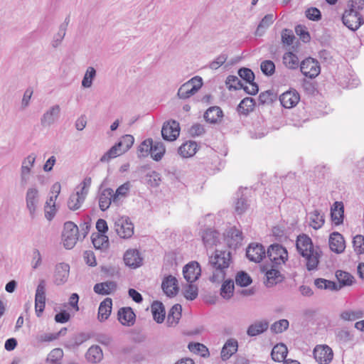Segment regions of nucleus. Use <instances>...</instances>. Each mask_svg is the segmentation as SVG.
I'll return each mask as SVG.
<instances>
[{
    "label": "nucleus",
    "mask_w": 364,
    "mask_h": 364,
    "mask_svg": "<svg viewBox=\"0 0 364 364\" xmlns=\"http://www.w3.org/2000/svg\"><path fill=\"white\" fill-rule=\"evenodd\" d=\"M296 247L299 253L306 260V269L309 271L316 269L319 263L321 251L318 247H314L311 237L305 234L299 235Z\"/></svg>",
    "instance_id": "obj_1"
},
{
    "label": "nucleus",
    "mask_w": 364,
    "mask_h": 364,
    "mask_svg": "<svg viewBox=\"0 0 364 364\" xmlns=\"http://www.w3.org/2000/svg\"><path fill=\"white\" fill-rule=\"evenodd\" d=\"M230 262V252L216 250L215 255L211 256L209 259V264L213 268V275L210 280L212 282L223 281L226 275V269L229 267Z\"/></svg>",
    "instance_id": "obj_2"
},
{
    "label": "nucleus",
    "mask_w": 364,
    "mask_h": 364,
    "mask_svg": "<svg viewBox=\"0 0 364 364\" xmlns=\"http://www.w3.org/2000/svg\"><path fill=\"white\" fill-rule=\"evenodd\" d=\"M357 0L351 1V8L346 10L342 16L343 23L351 31H357L364 23V19L355 4Z\"/></svg>",
    "instance_id": "obj_3"
},
{
    "label": "nucleus",
    "mask_w": 364,
    "mask_h": 364,
    "mask_svg": "<svg viewBox=\"0 0 364 364\" xmlns=\"http://www.w3.org/2000/svg\"><path fill=\"white\" fill-rule=\"evenodd\" d=\"M202 85V78L199 76H195L179 87L177 95L180 99L186 100L194 95Z\"/></svg>",
    "instance_id": "obj_4"
},
{
    "label": "nucleus",
    "mask_w": 364,
    "mask_h": 364,
    "mask_svg": "<svg viewBox=\"0 0 364 364\" xmlns=\"http://www.w3.org/2000/svg\"><path fill=\"white\" fill-rule=\"evenodd\" d=\"M79 236V230L77 226L71 221H68L64 224L63 232V245L66 249H72L76 244Z\"/></svg>",
    "instance_id": "obj_5"
},
{
    "label": "nucleus",
    "mask_w": 364,
    "mask_h": 364,
    "mask_svg": "<svg viewBox=\"0 0 364 364\" xmlns=\"http://www.w3.org/2000/svg\"><path fill=\"white\" fill-rule=\"evenodd\" d=\"M114 230L121 238H130L134 234V225L129 217H119L114 221Z\"/></svg>",
    "instance_id": "obj_6"
},
{
    "label": "nucleus",
    "mask_w": 364,
    "mask_h": 364,
    "mask_svg": "<svg viewBox=\"0 0 364 364\" xmlns=\"http://www.w3.org/2000/svg\"><path fill=\"white\" fill-rule=\"evenodd\" d=\"M267 257L275 265L284 264L288 259V252L285 247L279 244L269 246L267 252Z\"/></svg>",
    "instance_id": "obj_7"
},
{
    "label": "nucleus",
    "mask_w": 364,
    "mask_h": 364,
    "mask_svg": "<svg viewBox=\"0 0 364 364\" xmlns=\"http://www.w3.org/2000/svg\"><path fill=\"white\" fill-rule=\"evenodd\" d=\"M40 201L39 191L36 186H30L26 193V208L29 212L31 218L36 216V211Z\"/></svg>",
    "instance_id": "obj_8"
},
{
    "label": "nucleus",
    "mask_w": 364,
    "mask_h": 364,
    "mask_svg": "<svg viewBox=\"0 0 364 364\" xmlns=\"http://www.w3.org/2000/svg\"><path fill=\"white\" fill-rule=\"evenodd\" d=\"M300 70L304 76L313 79L319 75L321 68L317 60L312 58H307L301 61Z\"/></svg>",
    "instance_id": "obj_9"
},
{
    "label": "nucleus",
    "mask_w": 364,
    "mask_h": 364,
    "mask_svg": "<svg viewBox=\"0 0 364 364\" xmlns=\"http://www.w3.org/2000/svg\"><path fill=\"white\" fill-rule=\"evenodd\" d=\"M180 134L179 123L175 120L165 122L161 129V135L164 139L169 141H174Z\"/></svg>",
    "instance_id": "obj_10"
},
{
    "label": "nucleus",
    "mask_w": 364,
    "mask_h": 364,
    "mask_svg": "<svg viewBox=\"0 0 364 364\" xmlns=\"http://www.w3.org/2000/svg\"><path fill=\"white\" fill-rule=\"evenodd\" d=\"M201 274L200 266L198 262L192 261L186 264L183 268V274L184 279L188 283H193L196 281Z\"/></svg>",
    "instance_id": "obj_11"
},
{
    "label": "nucleus",
    "mask_w": 364,
    "mask_h": 364,
    "mask_svg": "<svg viewBox=\"0 0 364 364\" xmlns=\"http://www.w3.org/2000/svg\"><path fill=\"white\" fill-rule=\"evenodd\" d=\"M315 360L320 364H328L333 359V351L328 346H317L314 350Z\"/></svg>",
    "instance_id": "obj_12"
},
{
    "label": "nucleus",
    "mask_w": 364,
    "mask_h": 364,
    "mask_svg": "<svg viewBox=\"0 0 364 364\" xmlns=\"http://www.w3.org/2000/svg\"><path fill=\"white\" fill-rule=\"evenodd\" d=\"M60 107L58 105L50 107L44 112L41 118V124L43 127H50L60 117Z\"/></svg>",
    "instance_id": "obj_13"
},
{
    "label": "nucleus",
    "mask_w": 364,
    "mask_h": 364,
    "mask_svg": "<svg viewBox=\"0 0 364 364\" xmlns=\"http://www.w3.org/2000/svg\"><path fill=\"white\" fill-rule=\"evenodd\" d=\"M265 255V249L261 244L252 243L246 250V256L252 262H259Z\"/></svg>",
    "instance_id": "obj_14"
},
{
    "label": "nucleus",
    "mask_w": 364,
    "mask_h": 364,
    "mask_svg": "<svg viewBox=\"0 0 364 364\" xmlns=\"http://www.w3.org/2000/svg\"><path fill=\"white\" fill-rule=\"evenodd\" d=\"M225 240L230 248L236 249L242 244V232L235 227H231L227 231Z\"/></svg>",
    "instance_id": "obj_15"
},
{
    "label": "nucleus",
    "mask_w": 364,
    "mask_h": 364,
    "mask_svg": "<svg viewBox=\"0 0 364 364\" xmlns=\"http://www.w3.org/2000/svg\"><path fill=\"white\" fill-rule=\"evenodd\" d=\"M331 250L336 254H341L346 249V242L343 236L338 232H332L328 239Z\"/></svg>",
    "instance_id": "obj_16"
},
{
    "label": "nucleus",
    "mask_w": 364,
    "mask_h": 364,
    "mask_svg": "<svg viewBox=\"0 0 364 364\" xmlns=\"http://www.w3.org/2000/svg\"><path fill=\"white\" fill-rule=\"evenodd\" d=\"M300 100L299 92L294 90L284 92L279 97L282 105L285 108H292L295 107Z\"/></svg>",
    "instance_id": "obj_17"
},
{
    "label": "nucleus",
    "mask_w": 364,
    "mask_h": 364,
    "mask_svg": "<svg viewBox=\"0 0 364 364\" xmlns=\"http://www.w3.org/2000/svg\"><path fill=\"white\" fill-rule=\"evenodd\" d=\"M161 287L166 296L173 297L178 291V280L171 275L166 277L162 281Z\"/></svg>",
    "instance_id": "obj_18"
},
{
    "label": "nucleus",
    "mask_w": 364,
    "mask_h": 364,
    "mask_svg": "<svg viewBox=\"0 0 364 364\" xmlns=\"http://www.w3.org/2000/svg\"><path fill=\"white\" fill-rule=\"evenodd\" d=\"M70 266L65 263H60L56 265L54 274V282L56 285L65 284L69 277Z\"/></svg>",
    "instance_id": "obj_19"
},
{
    "label": "nucleus",
    "mask_w": 364,
    "mask_h": 364,
    "mask_svg": "<svg viewBox=\"0 0 364 364\" xmlns=\"http://www.w3.org/2000/svg\"><path fill=\"white\" fill-rule=\"evenodd\" d=\"M118 320L123 325L131 326L135 322L136 315L131 307H123L118 311Z\"/></svg>",
    "instance_id": "obj_20"
},
{
    "label": "nucleus",
    "mask_w": 364,
    "mask_h": 364,
    "mask_svg": "<svg viewBox=\"0 0 364 364\" xmlns=\"http://www.w3.org/2000/svg\"><path fill=\"white\" fill-rule=\"evenodd\" d=\"M264 122L262 118H257L253 122L252 124L249 129V134L252 139H260L264 136L268 131L266 129Z\"/></svg>",
    "instance_id": "obj_21"
},
{
    "label": "nucleus",
    "mask_w": 364,
    "mask_h": 364,
    "mask_svg": "<svg viewBox=\"0 0 364 364\" xmlns=\"http://www.w3.org/2000/svg\"><path fill=\"white\" fill-rule=\"evenodd\" d=\"M124 261L126 265L136 268L141 264L142 258L137 250H128L124 255Z\"/></svg>",
    "instance_id": "obj_22"
},
{
    "label": "nucleus",
    "mask_w": 364,
    "mask_h": 364,
    "mask_svg": "<svg viewBox=\"0 0 364 364\" xmlns=\"http://www.w3.org/2000/svg\"><path fill=\"white\" fill-rule=\"evenodd\" d=\"M344 206L342 202H335L331 208V220L336 225H339L343 222Z\"/></svg>",
    "instance_id": "obj_23"
},
{
    "label": "nucleus",
    "mask_w": 364,
    "mask_h": 364,
    "mask_svg": "<svg viewBox=\"0 0 364 364\" xmlns=\"http://www.w3.org/2000/svg\"><path fill=\"white\" fill-rule=\"evenodd\" d=\"M269 328V322L266 320L256 321L252 323L247 330V334L253 337L262 334Z\"/></svg>",
    "instance_id": "obj_24"
},
{
    "label": "nucleus",
    "mask_w": 364,
    "mask_h": 364,
    "mask_svg": "<svg viewBox=\"0 0 364 364\" xmlns=\"http://www.w3.org/2000/svg\"><path fill=\"white\" fill-rule=\"evenodd\" d=\"M113 190L110 188H107L102 191L99 196V207L102 211L107 210L112 203H113Z\"/></svg>",
    "instance_id": "obj_25"
},
{
    "label": "nucleus",
    "mask_w": 364,
    "mask_h": 364,
    "mask_svg": "<svg viewBox=\"0 0 364 364\" xmlns=\"http://www.w3.org/2000/svg\"><path fill=\"white\" fill-rule=\"evenodd\" d=\"M336 277L339 282L338 291L343 287L351 286L355 282V277L351 274L343 270H337Z\"/></svg>",
    "instance_id": "obj_26"
},
{
    "label": "nucleus",
    "mask_w": 364,
    "mask_h": 364,
    "mask_svg": "<svg viewBox=\"0 0 364 364\" xmlns=\"http://www.w3.org/2000/svg\"><path fill=\"white\" fill-rule=\"evenodd\" d=\"M112 300L110 298H106L100 304L98 309L97 318L100 322L107 320L112 311Z\"/></svg>",
    "instance_id": "obj_27"
},
{
    "label": "nucleus",
    "mask_w": 364,
    "mask_h": 364,
    "mask_svg": "<svg viewBox=\"0 0 364 364\" xmlns=\"http://www.w3.org/2000/svg\"><path fill=\"white\" fill-rule=\"evenodd\" d=\"M309 225L314 230L320 229L325 223L324 215L321 211L314 210L307 215Z\"/></svg>",
    "instance_id": "obj_28"
},
{
    "label": "nucleus",
    "mask_w": 364,
    "mask_h": 364,
    "mask_svg": "<svg viewBox=\"0 0 364 364\" xmlns=\"http://www.w3.org/2000/svg\"><path fill=\"white\" fill-rule=\"evenodd\" d=\"M237 341L234 338H230L223 346L221 350V358L223 360H228L237 350Z\"/></svg>",
    "instance_id": "obj_29"
},
{
    "label": "nucleus",
    "mask_w": 364,
    "mask_h": 364,
    "mask_svg": "<svg viewBox=\"0 0 364 364\" xmlns=\"http://www.w3.org/2000/svg\"><path fill=\"white\" fill-rule=\"evenodd\" d=\"M117 289V283L113 281L97 283L94 286L93 290L96 294L108 295Z\"/></svg>",
    "instance_id": "obj_30"
},
{
    "label": "nucleus",
    "mask_w": 364,
    "mask_h": 364,
    "mask_svg": "<svg viewBox=\"0 0 364 364\" xmlns=\"http://www.w3.org/2000/svg\"><path fill=\"white\" fill-rule=\"evenodd\" d=\"M223 116V111L220 107L213 106L209 107L204 114V119L206 122L211 124H216L222 119Z\"/></svg>",
    "instance_id": "obj_31"
},
{
    "label": "nucleus",
    "mask_w": 364,
    "mask_h": 364,
    "mask_svg": "<svg viewBox=\"0 0 364 364\" xmlns=\"http://www.w3.org/2000/svg\"><path fill=\"white\" fill-rule=\"evenodd\" d=\"M198 144L196 141H188L183 143L178 150V153L183 158H188L193 156L197 151Z\"/></svg>",
    "instance_id": "obj_32"
},
{
    "label": "nucleus",
    "mask_w": 364,
    "mask_h": 364,
    "mask_svg": "<svg viewBox=\"0 0 364 364\" xmlns=\"http://www.w3.org/2000/svg\"><path fill=\"white\" fill-rule=\"evenodd\" d=\"M182 306L176 304L170 309L167 316V323L169 326H176L181 318Z\"/></svg>",
    "instance_id": "obj_33"
},
{
    "label": "nucleus",
    "mask_w": 364,
    "mask_h": 364,
    "mask_svg": "<svg viewBox=\"0 0 364 364\" xmlns=\"http://www.w3.org/2000/svg\"><path fill=\"white\" fill-rule=\"evenodd\" d=\"M85 194L78 191L72 193L68 200V208L71 210H78L85 201Z\"/></svg>",
    "instance_id": "obj_34"
},
{
    "label": "nucleus",
    "mask_w": 364,
    "mask_h": 364,
    "mask_svg": "<svg viewBox=\"0 0 364 364\" xmlns=\"http://www.w3.org/2000/svg\"><path fill=\"white\" fill-rule=\"evenodd\" d=\"M219 232L212 229H206L203 232L202 240L206 247L216 245L218 241Z\"/></svg>",
    "instance_id": "obj_35"
},
{
    "label": "nucleus",
    "mask_w": 364,
    "mask_h": 364,
    "mask_svg": "<svg viewBox=\"0 0 364 364\" xmlns=\"http://www.w3.org/2000/svg\"><path fill=\"white\" fill-rule=\"evenodd\" d=\"M288 350L287 346L283 343H279L274 346L272 350V358L277 362L285 361L287 355Z\"/></svg>",
    "instance_id": "obj_36"
},
{
    "label": "nucleus",
    "mask_w": 364,
    "mask_h": 364,
    "mask_svg": "<svg viewBox=\"0 0 364 364\" xmlns=\"http://www.w3.org/2000/svg\"><path fill=\"white\" fill-rule=\"evenodd\" d=\"M151 311L156 322L161 323L164 321L166 312L164 306L161 302L154 301L151 305Z\"/></svg>",
    "instance_id": "obj_37"
},
{
    "label": "nucleus",
    "mask_w": 364,
    "mask_h": 364,
    "mask_svg": "<svg viewBox=\"0 0 364 364\" xmlns=\"http://www.w3.org/2000/svg\"><path fill=\"white\" fill-rule=\"evenodd\" d=\"M131 184L130 182L127 181L124 184L119 186L115 193L113 192V203L116 205H119L121 202L122 198H124L127 195L130 190Z\"/></svg>",
    "instance_id": "obj_38"
},
{
    "label": "nucleus",
    "mask_w": 364,
    "mask_h": 364,
    "mask_svg": "<svg viewBox=\"0 0 364 364\" xmlns=\"http://www.w3.org/2000/svg\"><path fill=\"white\" fill-rule=\"evenodd\" d=\"M85 356L89 362L98 363L103 358L102 350L98 346H92L87 350Z\"/></svg>",
    "instance_id": "obj_39"
},
{
    "label": "nucleus",
    "mask_w": 364,
    "mask_h": 364,
    "mask_svg": "<svg viewBox=\"0 0 364 364\" xmlns=\"http://www.w3.org/2000/svg\"><path fill=\"white\" fill-rule=\"evenodd\" d=\"M92 242L97 250L106 249L109 245L108 237L104 234L93 233L92 235Z\"/></svg>",
    "instance_id": "obj_40"
},
{
    "label": "nucleus",
    "mask_w": 364,
    "mask_h": 364,
    "mask_svg": "<svg viewBox=\"0 0 364 364\" xmlns=\"http://www.w3.org/2000/svg\"><path fill=\"white\" fill-rule=\"evenodd\" d=\"M275 18L272 14H267L264 16V18L261 20L259 25L257 26V30L255 31V35L258 36H261L264 31L273 23Z\"/></svg>",
    "instance_id": "obj_41"
},
{
    "label": "nucleus",
    "mask_w": 364,
    "mask_h": 364,
    "mask_svg": "<svg viewBox=\"0 0 364 364\" xmlns=\"http://www.w3.org/2000/svg\"><path fill=\"white\" fill-rule=\"evenodd\" d=\"M36 154L31 153L25 157L21 164L20 171L32 173V168L34 167Z\"/></svg>",
    "instance_id": "obj_42"
},
{
    "label": "nucleus",
    "mask_w": 364,
    "mask_h": 364,
    "mask_svg": "<svg viewBox=\"0 0 364 364\" xmlns=\"http://www.w3.org/2000/svg\"><path fill=\"white\" fill-rule=\"evenodd\" d=\"M124 153V152L119 146V144L117 143L104 154V155L100 158V161L108 162L110 159L116 158L117 156H120Z\"/></svg>",
    "instance_id": "obj_43"
},
{
    "label": "nucleus",
    "mask_w": 364,
    "mask_h": 364,
    "mask_svg": "<svg viewBox=\"0 0 364 364\" xmlns=\"http://www.w3.org/2000/svg\"><path fill=\"white\" fill-rule=\"evenodd\" d=\"M283 62L287 68L291 70L298 68L299 65L297 55L291 52H287L284 54Z\"/></svg>",
    "instance_id": "obj_44"
},
{
    "label": "nucleus",
    "mask_w": 364,
    "mask_h": 364,
    "mask_svg": "<svg viewBox=\"0 0 364 364\" xmlns=\"http://www.w3.org/2000/svg\"><path fill=\"white\" fill-rule=\"evenodd\" d=\"M364 316V311L361 309L343 311L340 314V318L343 321H353Z\"/></svg>",
    "instance_id": "obj_45"
},
{
    "label": "nucleus",
    "mask_w": 364,
    "mask_h": 364,
    "mask_svg": "<svg viewBox=\"0 0 364 364\" xmlns=\"http://www.w3.org/2000/svg\"><path fill=\"white\" fill-rule=\"evenodd\" d=\"M255 105V102L254 99L252 97H245L238 105L237 110L239 112L247 115L250 112L253 110Z\"/></svg>",
    "instance_id": "obj_46"
},
{
    "label": "nucleus",
    "mask_w": 364,
    "mask_h": 364,
    "mask_svg": "<svg viewBox=\"0 0 364 364\" xmlns=\"http://www.w3.org/2000/svg\"><path fill=\"white\" fill-rule=\"evenodd\" d=\"M165 151L166 149L162 142H152L151 156L154 160L156 161H160L164 155Z\"/></svg>",
    "instance_id": "obj_47"
},
{
    "label": "nucleus",
    "mask_w": 364,
    "mask_h": 364,
    "mask_svg": "<svg viewBox=\"0 0 364 364\" xmlns=\"http://www.w3.org/2000/svg\"><path fill=\"white\" fill-rule=\"evenodd\" d=\"M275 266L276 265L273 264L272 268L270 270H268L266 273L267 286H273L282 281L280 272L274 269Z\"/></svg>",
    "instance_id": "obj_48"
},
{
    "label": "nucleus",
    "mask_w": 364,
    "mask_h": 364,
    "mask_svg": "<svg viewBox=\"0 0 364 364\" xmlns=\"http://www.w3.org/2000/svg\"><path fill=\"white\" fill-rule=\"evenodd\" d=\"M234 282L232 279L226 280L222 284L220 295L225 299H230L233 295Z\"/></svg>",
    "instance_id": "obj_49"
},
{
    "label": "nucleus",
    "mask_w": 364,
    "mask_h": 364,
    "mask_svg": "<svg viewBox=\"0 0 364 364\" xmlns=\"http://www.w3.org/2000/svg\"><path fill=\"white\" fill-rule=\"evenodd\" d=\"M153 140L147 139L142 141L138 147L137 154L139 158L146 157L149 154L151 155V145Z\"/></svg>",
    "instance_id": "obj_50"
},
{
    "label": "nucleus",
    "mask_w": 364,
    "mask_h": 364,
    "mask_svg": "<svg viewBox=\"0 0 364 364\" xmlns=\"http://www.w3.org/2000/svg\"><path fill=\"white\" fill-rule=\"evenodd\" d=\"M314 284L318 289L338 291V284L334 282L318 278L314 280Z\"/></svg>",
    "instance_id": "obj_51"
},
{
    "label": "nucleus",
    "mask_w": 364,
    "mask_h": 364,
    "mask_svg": "<svg viewBox=\"0 0 364 364\" xmlns=\"http://www.w3.org/2000/svg\"><path fill=\"white\" fill-rule=\"evenodd\" d=\"M95 76L96 70L93 67H88L82 80V86L85 88L90 87Z\"/></svg>",
    "instance_id": "obj_52"
},
{
    "label": "nucleus",
    "mask_w": 364,
    "mask_h": 364,
    "mask_svg": "<svg viewBox=\"0 0 364 364\" xmlns=\"http://www.w3.org/2000/svg\"><path fill=\"white\" fill-rule=\"evenodd\" d=\"M252 282L250 275L244 271L239 272L235 277V283L240 287H247Z\"/></svg>",
    "instance_id": "obj_53"
},
{
    "label": "nucleus",
    "mask_w": 364,
    "mask_h": 364,
    "mask_svg": "<svg viewBox=\"0 0 364 364\" xmlns=\"http://www.w3.org/2000/svg\"><path fill=\"white\" fill-rule=\"evenodd\" d=\"M277 100V94L272 90H267L259 95V102L262 105L271 104Z\"/></svg>",
    "instance_id": "obj_54"
},
{
    "label": "nucleus",
    "mask_w": 364,
    "mask_h": 364,
    "mask_svg": "<svg viewBox=\"0 0 364 364\" xmlns=\"http://www.w3.org/2000/svg\"><path fill=\"white\" fill-rule=\"evenodd\" d=\"M289 326V323L287 319H281L274 322L270 326V330L274 333H281L286 331Z\"/></svg>",
    "instance_id": "obj_55"
},
{
    "label": "nucleus",
    "mask_w": 364,
    "mask_h": 364,
    "mask_svg": "<svg viewBox=\"0 0 364 364\" xmlns=\"http://www.w3.org/2000/svg\"><path fill=\"white\" fill-rule=\"evenodd\" d=\"M225 83L228 88L230 90H237L242 89V87H243V84L242 83L241 80L237 76L235 75L228 76L225 80Z\"/></svg>",
    "instance_id": "obj_56"
},
{
    "label": "nucleus",
    "mask_w": 364,
    "mask_h": 364,
    "mask_svg": "<svg viewBox=\"0 0 364 364\" xmlns=\"http://www.w3.org/2000/svg\"><path fill=\"white\" fill-rule=\"evenodd\" d=\"M188 347L191 352L203 357H205L208 353V348L200 343H190Z\"/></svg>",
    "instance_id": "obj_57"
},
{
    "label": "nucleus",
    "mask_w": 364,
    "mask_h": 364,
    "mask_svg": "<svg viewBox=\"0 0 364 364\" xmlns=\"http://www.w3.org/2000/svg\"><path fill=\"white\" fill-rule=\"evenodd\" d=\"M260 68L262 72L267 76L272 75L275 72V65L270 60H265L261 63Z\"/></svg>",
    "instance_id": "obj_58"
},
{
    "label": "nucleus",
    "mask_w": 364,
    "mask_h": 364,
    "mask_svg": "<svg viewBox=\"0 0 364 364\" xmlns=\"http://www.w3.org/2000/svg\"><path fill=\"white\" fill-rule=\"evenodd\" d=\"M134 141V139L132 135L126 134L122 137L118 144L122 151L125 153L132 146Z\"/></svg>",
    "instance_id": "obj_59"
},
{
    "label": "nucleus",
    "mask_w": 364,
    "mask_h": 364,
    "mask_svg": "<svg viewBox=\"0 0 364 364\" xmlns=\"http://www.w3.org/2000/svg\"><path fill=\"white\" fill-rule=\"evenodd\" d=\"M183 295L187 300L193 301L196 299L198 295L197 286L190 283L185 289Z\"/></svg>",
    "instance_id": "obj_60"
},
{
    "label": "nucleus",
    "mask_w": 364,
    "mask_h": 364,
    "mask_svg": "<svg viewBox=\"0 0 364 364\" xmlns=\"http://www.w3.org/2000/svg\"><path fill=\"white\" fill-rule=\"evenodd\" d=\"M66 33V24H61L59 27L58 32L54 36L52 42L53 48H57L63 40Z\"/></svg>",
    "instance_id": "obj_61"
},
{
    "label": "nucleus",
    "mask_w": 364,
    "mask_h": 364,
    "mask_svg": "<svg viewBox=\"0 0 364 364\" xmlns=\"http://www.w3.org/2000/svg\"><path fill=\"white\" fill-rule=\"evenodd\" d=\"M337 341L341 343H346L353 340V335L346 329H341L336 334Z\"/></svg>",
    "instance_id": "obj_62"
},
{
    "label": "nucleus",
    "mask_w": 364,
    "mask_h": 364,
    "mask_svg": "<svg viewBox=\"0 0 364 364\" xmlns=\"http://www.w3.org/2000/svg\"><path fill=\"white\" fill-rule=\"evenodd\" d=\"M353 245L354 250L358 254L364 253V237L361 235H357L353 237Z\"/></svg>",
    "instance_id": "obj_63"
},
{
    "label": "nucleus",
    "mask_w": 364,
    "mask_h": 364,
    "mask_svg": "<svg viewBox=\"0 0 364 364\" xmlns=\"http://www.w3.org/2000/svg\"><path fill=\"white\" fill-rule=\"evenodd\" d=\"M295 32L297 36H299L300 39L304 43H308L311 40L309 33L307 31L306 28L302 25H298L295 27Z\"/></svg>",
    "instance_id": "obj_64"
}]
</instances>
